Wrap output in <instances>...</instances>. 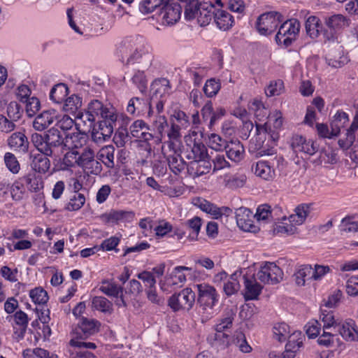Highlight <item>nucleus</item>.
<instances>
[{"instance_id": "5fc2aeb1", "label": "nucleus", "mask_w": 358, "mask_h": 358, "mask_svg": "<svg viewBox=\"0 0 358 358\" xmlns=\"http://www.w3.org/2000/svg\"><path fill=\"white\" fill-rule=\"evenodd\" d=\"M231 343L234 344L242 352L248 353L252 350V348L246 341L244 334L241 331H237L234 334Z\"/></svg>"}, {"instance_id": "dca6fc26", "label": "nucleus", "mask_w": 358, "mask_h": 358, "mask_svg": "<svg viewBox=\"0 0 358 358\" xmlns=\"http://www.w3.org/2000/svg\"><path fill=\"white\" fill-rule=\"evenodd\" d=\"M76 115V127L83 133L90 132L94 129L95 120L92 115L87 113L86 108L84 111L79 110Z\"/></svg>"}, {"instance_id": "9b49d317", "label": "nucleus", "mask_w": 358, "mask_h": 358, "mask_svg": "<svg viewBox=\"0 0 358 358\" xmlns=\"http://www.w3.org/2000/svg\"><path fill=\"white\" fill-rule=\"evenodd\" d=\"M182 6L178 3L166 2L162 8L159 17L162 23L165 25H173L180 18Z\"/></svg>"}, {"instance_id": "37998d69", "label": "nucleus", "mask_w": 358, "mask_h": 358, "mask_svg": "<svg viewBox=\"0 0 358 358\" xmlns=\"http://www.w3.org/2000/svg\"><path fill=\"white\" fill-rule=\"evenodd\" d=\"M255 126L256 134L259 136L260 139H262L261 136H264L265 139L268 138L273 142L278 139V134L271 129V127L268 124V122H265L262 124L259 122H255Z\"/></svg>"}, {"instance_id": "1a4fd4ad", "label": "nucleus", "mask_w": 358, "mask_h": 358, "mask_svg": "<svg viewBox=\"0 0 358 358\" xmlns=\"http://www.w3.org/2000/svg\"><path fill=\"white\" fill-rule=\"evenodd\" d=\"M238 227L243 231L256 233L259 227L255 224V216L252 212L248 208L241 207L235 212Z\"/></svg>"}, {"instance_id": "4c0bfd02", "label": "nucleus", "mask_w": 358, "mask_h": 358, "mask_svg": "<svg viewBox=\"0 0 358 358\" xmlns=\"http://www.w3.org/2000/svg\"><path fill=\"white\" fill-rule=\"evenodd\" d=\"M241 277V272L236 271L228 278L223 287L224 292L227 296H231L239 290L241 286L238 278Z\"/></svg>"}, {"instance_id": "052dcab7", "label": "nucleus", "mask_w": 358, "mask_h": 358, "mask_svg": "<svg viewBox=\"0 0 358 358\" xmlns=\"http://www.w3.org/2000/svg\"><path fill=\"white\" fill-rule=\"evenodd\" d=\"M221 84L219 80L210 78L206 82L203 90L208 97H213L218 93Z\"/></svg>"}, {"instance_id": "6e6552de", "label": "nucleus", "mask_w": 358, "mask_h": 358, "mask_svg": "<svg viewBox=\"0 0 358 358\" xmlns=\"http://www.w3.org/2000/svg\"><path fill=\"white\" fill-rule=\"evenodd\" d=\"M257 278L265 284H277L282 280L283 272L273 262H265L256 274Z\"/></svg>"}, {"instance_id": "e2e57ef3", "label": "nucleus", "mask_w": 358, "mask_h": 358, "mask_svg": "<svg viewBox=\"0 0 358 358\" xmlns=\"http://www.w3.org/2000/svg\"><path fill=\"white\" fill-rule=\"evenodd\" d=\"M150 130V126L142 120H137L134 121L129 127L131 135L136 138L139 137L141 132Z\"/></svg>"}, {"instance_id": "f03ea898", "label": "nucleus", "mask_w": 358, "mask_h": 358, "mask_svg": "<svg viewBox=\"0 0 358 358\" xmlns=\"http://www.w3.org/2000/svg\"><path fill=\"white\" fill-rule=\"evenodd\" d=\"M150 50L151 48L141 36L127 38L121 43L120 51L123 54L129 53L127 64L141 63L150 66L153 57Z\"/></svg>"}, {"instance_id": "6e6d98bb", "label": "nucleus", "mask_w": 358, "mask_h": 358, "mask_svg": "<svg viewBox=\"0 0 358 358\" xmlns=\"http://www.w3.org/2000/svg\"><path fill=\"white\" fill-rule=\"evenodd\" d=\"M325 310H322V315L320 316L322 322L324 323V329H331L336 332L337 329V324H340L338 320L334 318V315L332 312L329 311L325 313Z\"/></svg>"}, {"instance_id": "0e129e2a", "label": "nucleus", "mask_w": 358, "mask_h": 358, "mask_svg": "<svg viewBox=\"0 0 358 358\" xmlns=\"http://www.w3.org/2000/svg\"><path fill=\"white\" fill-rule=\"evenodd\" d=\"M4 163L7 169L13 174L19 172L20 169V163L13 153L6 152L5 154Z\"/></svg>"}, {"instance_id": "13d9d810", "label": "nucleus", "mask_w": 358, "mask_h": 358, "mask_svg": "<svg viewBox=\"0 0 358 358\" xmlns=\"http://www.w3.org/2000/svg\"><path fill=\"white\" fill-rule=\"evenodd\" d=\"M29 296L36 304H45L48 301L47 292L41 287H36L29 292Z\"/></svg>"}, {"instance_id": "423d86ee", "label": "nucleus", "mask_w": 358, "mask_h": 358, "mask_svg": "<svg viewBox=\"0 0 358 358\" xmlns=\"http://www.w3.org/2000/svg\"><path fill=\"white\" fill-rule=\"evenodd\" d=\"M195 299L194 292L191 288L186 287L170 296L168 304L173 311L189 310L194 304Z\"/></svg>"}, {"instance_id": "680f3d73", "label": "nucleus", "mask_w": 358, "mask_h": 358, "mask_svg": "<svg viewBox=\"0 0 358 358\" xmlns=\"http://www.w3.org/2000/svg\"><path fill=\"white\" fill-rule=\"evenodd\" d=\"M288 342L286 344L288 349H294L298 350L299 348L303 344V341L304 339L303 335L301 331H296L293 332L291 335L289 334L288 336Z\"/></svg>"}, {"instance_id": "774afa93", "label": "nucleus", "mask_w": 358, "mask_h": 358, "mask_svg": "<svg viewBox=\"0 0 358 358\" xmlns=\"http://www.w3.org/2000/svg\"><path fill=\"white\" fill-rule=\"evenodd\" d=\"M113 141L117 147H123L130 141L129 131L125 127H120L115 134Z\"/></svg>"}, {"instance_id": "4be33fe9", "label": "nucleus", "mask_w": 358, "mask_h": 358, "mask_svg": "<svg viewBox=\"0 0 358 358\" xmlns=\"http://www.w3.org/2000/svg\"><path fill=\"white\" fill-rule=\"evenodd\" d=\"M252 170L257 176L266 180H272L275 175L274 169L266 161L261 160L256 162L252 165Z\"/></svg>"}, {"instance_id": "864d4df0", "label": "nucleus", "mask_w": 358, "mask_h": 358, "mask_svg": "<svg viewBox=\"0 0 358 358\" xmlns=\"http://www.w3.org/2000/svg\"><path fill=\"white\" fill-rule=\"evenodd\" d=\"M273 337L280 342L287 340L289 334V327L285 322L276 324L273 329Z\"/></svg>"}, {"instance_id": "09e8293b", "label": "nucleus", "mask_w": 358, "mask_h": 358, "mask_svg": "<svg viewBox=\"0 0 358 358\" xmlns=\"http://www.w3.org/2000/svg\"><path fill=\"white\" fill-rule=\"evenodd\" d=\"M92 308L103 313H110L113 310V304L103 296H94L92 301Z\"/></svg>"}, {"instance_id": "f8f14e48", "label": "nucleus", "mask_w": 358, "mask_h": 358, "mask_svg": "<svg viewBox=\"0 0 358 358\" xmlns=\"http://www.w3.org/2000/svg\"><path fill=\"white\" fill-rule=\"evenodd\" d=\"M151 90L153 92L152 95L155 96V101L152 105L155 104L157 113H160L164 109V100H157L158 94H159L162 99L164 95L169 94L171 90L169 80L164 78L157 79L152 83Z\"/></svg>"}, {"instance_id": "7c9ffc66", "label": "nucleus", "mask_w": 358, "mask_h": 358, "mask_svg": "<svg viewBox=\"0 0 358 358\" xmlns=\"http://www.w3.org/2000/svg\"><path fill=\"white\" fill-rule=\"evenodd\" d=\"M186 157L192 159L194 162L203 161L209 158L206 147L201 143L194 142L190 151L187 152Z\"/></svg>"}, {"instance_id": "7ed1b4c3", "label": "nucleus", "mask_w": 358, "mask_h": 358, "mask_svg": "<svg viewBox=\"0 0 358 358\" xmlns=\"http://www.w3.org/2000/svg\"><path fill=\"white\" fill-rule=\"evenodd\" d=\"M198 291L197 312L202 322L209 320L215 315V306L218 302L219 294L215 288L206 283L196 285Z\"/></svg>"}, {"instance_id": "c03bdc74", "label": "nucleus", "mask_w": 358, "mask_h": 358, "mask_svg": "<svg viewBox=\"0 0 358 358\" xmlns=\"http://www.w3.org/2000/svg\"><path fill=\"white\" fill-rule=\"evenodd\" d=\"M115 149L113 145H107L102 148L99 152V159L108 168H113L115 166Z\"/></svg>"}, {"instance_id": "473e14b6", "label": "nucleus", "mask_w": 358, "mask_h": 358, "mask_svg": "<svg viewBox=\"0 0 358 358\" xmlns=\"http://www.w3.org/2000/svg\"><path fill=\"white\" fill-rule=\"evenodd\" d=\"M168 127V122L164 115H158L152 123V128L156 132L155 143L159 144L162 142L165 129Z\"/></svg>"}, {"instance_id": "603ef678", "label": "nucleus", "mask_w": 358, "mask_h": 358, "mask_svg": "<svg viewBox=\"0 0 358 358\" xmlns=\"http://www.w3.org/2000/svg\"><path fill=\"white\" fill-rule=\"evenodd\" d=\"M85 203V197L81 193L74 192L66 206V209L70 211H76L80 209Z\"/></svg>"}, {"instance_id": "39448f33", "label": "nucleus", "mask_w": 358, "mask_h": 358, "mask_svg": "<svg viewBox=\"0 0 358 358\" xmlns=\"http://www.w3.org/2000/svg\"><path fill=\"white\" fill-rule=\"evenodd\" d=\"M283 20L282 15L278 12L264 13L258 17L256 29L259 34L268 36L273 33Z\"/></svg>"}, {"instance_id": "a211bd4d", "label": "nucleus", "mask_w": 358, "mask_h": 358, "mask_svg": "<svg viewBox=\"0 0 358 358\" xmlns=\"http://www.w3.org/2000/svg\"><path fill=\"white\" fill-rule=\"evenodd\" d=\"M86 110L87 113L93 115L95 121L99 116L103 119L107 117L110 113H115V110L113 107L104 106L102 102L96 99L91 101L88 103Z\"/></svg>"}, {"instance_id": "f704fd0d", "label": "nucleus", "mask_w": 358, "mask_h": 358, "mask_svg": "<svg viewBox=\"0 0 358 358\" xmlns=\"http://www.w3.org/2000/svg\"><path fill=\"white\" fill-rule=\"evenodd\" d=\"M348 121V115L343 110H338L331 122V129H332L333 134L338 136L341 128L344 127Z\"/></svg>"}, {"instance_id": "ddd939ff", "label": "nucleus", "mask_w": 358, "mask_h": 358, "mask_svg": "<svg viewBox=\"0 0 358 358\" xmlns=\"http://www.w3.org/2000/svg\"><path fill=\"white\" fill-rule=\"evenodd\" d=\"M291 147L296 153L307 156L313 155L318 150L317 145L313 141L299 135L292 138Z\"/></svg>"}, {"instance_id": "20e7f679", "label": "nucleus", "mask_w": 358, "mask_h": 358, "mask_svg": "<svg viewBox=\"0 0 358 358\" xmlns=\"http://www.w3.org/2000/svg\"><path fill=\"white\" fill-rule=\"evenodd\" d=\"M300 29V22L296 19L282 21L275 35L276 43L278 44H283L285 47L291 45L293 41L296 39Z\"/></svg>"}, {"instance_id": "3c124183", "label": "nucleus", "mask_w": 358, "mask_h": 358, "mask_svg": "<svg viewBox=\"0 0 358 358\" xmlns=\"http://www.w3.org/2000/svg\"><path fill=\"white\" fill-rule=\"evenodd\" d=\"M10 193L12 199L15 201H20L24 198L26 194V189L22 178L13 182L10 187Z\"/></svg>"}, {"instance_id": "72a5a7b5", "label": "nucleus", "mask_w": 358, "mask_h": 358, "mask_svg": "<svg viewBox=\"0 0 358 358\" xmlns=\"http://www.w3.org/2000/svg\"><path fill=\"white\" fill-rule=\"evenodd\" d=\"M135 213L131 210H112L106 214L108 222H117L120 221L131 222L134 218Z\"/></svg>"}, {"instance_id": "4468645a", "label": "nucleus", "mask_w": 358, "mask_h": 358, "mask_svg": "<svg viewBox=\"0 0 358 358\" xmlns=\"http://www.w3.org/2000/svg\"><path fill=\"white\" fill-rule=\"evenodd\" d=\"M217 8H215L212 1H203L199 3V15L197 22L201 27L208 25L211 20H215V15Z\"/></svg>"}, {"instance_id": "bb28decb", "label": "nucleus", "mask_w": 358, "mask_h": 358, "mask_svg": "<svg viewBox=\"0 0 358 358\" xmlns=\"http://www.w3.org/2000/svg\"><path fill=\"white\" fill-rule=\"evenodd\" d=\"M8 143L13 150L22 152L28 150L29 142L26 136L21 132L13 133L8 138Z\"/></svg>"}, {"instance_id": "8fccbe9b", "label": "nucleus", "mask_w": 358, "mask_h": 358, "mask_svg": "<svg viewBox=\"0 0 358 358\" xmlns=\"http://www.w3.org/2000/svg\"><path fill=\"white\" fill-rule=\"evenodd\" d=\"M185 225L192 231L189 236V238L192 241L196 240L202 225L201 219L195 216L192 219L187 220L185 222Z\"/></svg>"}, {"instance_id": "5701e85b", "label": "nucleus", "mask_w": 358, "mask_h": 358, "mask_svg": "<svg viewBox=\"0 0 358 358\" xmlns=\"http://www.w3.org/2000/svg\"><path fill=\"white\" fill-rule=\"evenodd\" d=\"M117 119V113H110L107 117L102 119V120L99 122V132H100V134L104 139L110 138L113 134L114 129L116 127Z\"/></svg>"}, {"instance_id": "338daca9", "label": "nucleus", "mask_w": 358, "mask_h": 358, "mask_svg": "<svg viewBox=\"0 0 358 358\" xmlns=\"http://www.w3.org/2000/svg\"><path fill=\"white\" fill-rule=\"evenodd\" d=\"M227 141L222 138L216 134H211L208 137V145L216 151L224 150L227 144Z\"/></svg>"}, {"instance_id": "393cba45", "label": "nucleus", "mask_w": 358, "mask_h": 358, "mask_svg": "<svg viewBox=\"0 0 358 358\" xmlns=\"http://www.w3.org/2000/svg\"><path fill=\"white\" fill-rule=\"evenodd\" d=\"M101 323L94 319L83 317L76 331H79L85 336V338L96 334L99 331Z\"/></svg>"}, {"instance_id": "69168bd1", "label": "nucleus", "mask_w": 358, "mask_h": 358, "mask_svg": "<svg viewBox=\"0 0 358 358\" xmlns=\"http://www.w3.org/2000/svg\"><path fill=\"white\" fill-rule=\"evenodd\" d=\"M80 150H69L63 158V164L67 167L78 166Z\"/></svg>"}, {"instance_id": "b1692460", "label": "nucleus", "mask_w": 358, "mask_h": 358, "mask_svg": "<svg viewBox=\"0 0 358 358\" xmlns=\"http://www.w3.org/2000/svg\"><path fill=\"white\" fill-rule=\"evenodd\" d=\"M207 340L213 347L218 350L226 349L231 342L229 336L224 331H215V333L210 334Z\"/></svg>"}, {"instance_id": "a19ab883", "label": "nucleus", "mask_w": 358, "mask_h": 358, "mask_svg": "<svg viewBox=\"0 0 358 358\" xmlns=\"http://www.w3.org/2000/svg\"><path fill=\"white\" fill-rule=\"evenodd\" d=\"M76 336L69 341V345L78 350H94L96 345L92 342L85 341L87 338L79 331H76Z\"/></svg>"}, {"instance_id": "412c9836", "label": "nucleus", "mask_w": 358, "mask_h": 358, "mask_svg": "<svg viewBox=\"0 0 358 358\" xmlns=\"http://www.w3.org/2000/svg\"><path fill=\"white\" fill-rule=\"evenodd\" d=\"M224 150L228 158L234 162H239L244 157V147L238 140L228 142Z\"/></svg>"}, {"instance_id": "cd10ccee", "label": "nucleus", "mask_w": 358, "mask_h": 358, "mask_svg": "<svg viewBox=\"0 0 358 358\" xmlns=\"http://www.w3.org/2000/svg\"><path fill=\"white\" fill-rule=\"evenodd\" d=\"M235 317V311L229 308L225 309L222 317L217 320L214 327L215 331H224L231 328Z\"/></svg>"}, {"instance_id": "2f4dec72", "label": "nucleus", "mask_w": 358, "mask_h": 358, "mask_svg": "<svg viewBox=\"0 0 358 358\" xmlns=\"http://www.w3.org/2000/svg\"><path fill=\"white\" fill-rule=\"evenodd\" d=\"M322 27L320 20L314 15L308 17L305 23L306 34L313 39L317 38L320 36Z\"/></svg>"}, {"instance_id": "a18cd8bd", "label": "nucleus", "mask_w": 358, "mask_h": 358, "mask_svg": "<svg viewBox=\"0 0 358 358\" xmlns=\"http://www.w3.org/2000/svg\"><path fill=\"white\" fill-rule=\"evenodd\" d=\"M165 158H166L170 169L174 174L178 175L185 169L186 163L179 154L174 155L170 154Z\"/></svg>"}, {"instance_id": "4d7b16f0", "label": "nucleus", "mask_w": 358, "mask_h": 358, "mask_svg": "<svg viewBox=\"0 0 358 358\" xmlns=\"http://www.w3.org/2000/svg\"><path fill=\"white\" fill-rule=\"evenodd\" d=\"M184 15L187 20H192L196 17L198 19L199 3L198 0H192L189 4L183 5Z\"/></svg>"}, {"instance_id": "58836bf2", "label": "nucleus", "mask_w": 358, "mask_h": 358, "mask_svg": "<svg viewBox=\"0 0 358 358\" xmlns=\"http://www.w3.org/2000/svg\"><path fill=\"white\" fill-rule=\"evenodd\" d=\"M69 89L64 83H58L52 87L50 92V99L56 103L64 101L68 94Z\"/></svg>"}, {"instance_id": "c756f323", "label": "nucleus", "mask_w": 358, "mask_h": 358, "mask_svg": "<svg viewBox=\"0 0 358 358\" xmlns=\"http://www.w3.org/2000/svg\"><path fill=\"white\" fill-rule=\"evenodd\" d=\"M324 23L329 29L338 32L349 25L348 20L341 14L326 17Z\"/></svg>"}, {"instance_id": "79ce46f5", "label": "nucleus", "mask_w": 358, "mask_h": 358, "mask_svg": "<svg viewBox=\"0 0 358 358\" xmlns=\"http://www.w3.org/2000/svg\"><path fill=\"white\" fill-rule=\"evenodd\" d=\"M48 157L42 153L35 155L31 162L32 169L38 173H45L47 172L50 166Z\"/></svg>"}, {"instance_id": "ea45409f", "label": "nucleus", "mask_w": 358, "mask_h": 358, "mask_svg": "<svg viewBox=\"0 0 358 358\" xmlns=\"http://www.w3.org/2000/svg\"><path fill=\"white\" fill-rule=\"evenodd\" d=\"M64 101L62 108L68 113L76 114L82 106V98L76 94H72Z\"/></svg>"}, {"instance_id": "aec40b11", "label": "nucleus", "mask_w": 358, "mask_h": 358, "mask_svg": "<svg viewBox=\"0 0 358 358\" xmlns=\"http://www.w3.org/2000/svg\"><path fill=\"white\" fill-rule=\"evenodd\" d=\"M57 116L55 110H45L35 117L33 127L37 131H43L56 120Z\"/></svg>"}, {"instance_id": "a878e982", "label": "nucleus", "mask_w": 358, "mask_h": 358, "mask_svg": "<svg viewBox=\"0 0 358 358\" xmlns=\"http://www.w3.org/2000/svg\"><path fill=\"white\" fill-rule=\"evenodd\" d=\"M195 205H196L201 210L212 215L216 219L220 217L229 210L227 208H220L215 204L203 199H197L195 201Z\"/></svg>"}, {"instance_id": "9d476101", "label": "nucleus", "mask_w": 358, "mask_h": 358, "mask_svg": "<svg viewBox=\"0 0 358 358\" xmlns=\"http://www.w3.org/2000/svg\"><path fill=\"white\" fill-rule=\"evenodd\" d=\"M154 101V95H152L149 103L144 99L133 97L128 102L127 111L130 115L140 116L143 115L148 110V115L151 117L153 113L152 107Z\"/></svg>"}, {"instance_id": "6ab92c4d", "label": "nucleus", "mask_w": 358, "mask_h": 358, "mask_svg": "<svg viewBox=\"0 0 358 358\" xmlns=\"http://www.w3.org/2000/svg\"><path fill=\"white\" fill-rule=\"evenodd\" d=\"M87 133L79 131L65 136V148L68 150L81 151L87 143Z\"/></svg>"}, {"instance_id": "0eeeda50", "label": "nucleus", "mask_w": 358, "mask_h": 358, "mask_svg": "<svg viewBox=\"0 0 358 358\" xmlns=\"http://www.w3.org/2000/svg\"><path fill=\"white\" fill-rule=\"evenodd\" d=\"M78 166L87 175H99L102 171L101 163L95 159L94 150L90 147H85L80 152Z\"/></svg>"}, {"instance_id": "c9c22d12", "label": "nucleus", "mask_w": 358, "mask_h": 358, "mask_svg": "<svg viewBox=\"0 0 358 358\" xmlns=\"http://www.w3.org/2000/svg\"><path fill=\"white\" fill-rule=\"evenodd\" d=\"M310 213V206L308 204H301L295 209V213L289 217L290 223L300 225L304 222L306 217Z\"/></svg>"}, {"instance_id": "c85d7f7f", "label": "nucleus", "mask_w": 358, "mask_h": 358, "mask_svg": "<svg viewBox=\"0 0 358 358\" xmlns=\"http://www.w3.org/2000/svg\"><path fill=\"white\" fill-rule=\"evenodd\" d=\"M215 23L218 29L222 31L229 29L234 23V17L227 11L223 10H217L215 15Z\"/></svg>"}, {"instance_id": "bf43d9fd", "label": "nucleus", "mask_w": 358, "mask_h": 358, "mask_svg": "<svg viewBox=\"0 0 358 358\" xmlns=\"http://www.w3.org/2000/svg\"><path fill=\"white\" fill-rule=\"evenodd\" d=\"M284 91V83L281 80L271 81L265 89L267 96H274L281 94Z\"/></svg>"}, {"instance_id": "f3484780", "label": "nucleus", "mask_w": 358, "mask_h": 358, "mask_svg": "<svg viewBox=\"0 0 358 358\" xmlns=\"http://www.w3.org/2000/svg\"><path fill=\"white\" fill-rule=\"evenodd\" d=\"M244 280V298L246 301L257 299L262 290V286L257 282L255 276H243Z\"/></svg>"}, {"instance_id": "e433bc0d", "label": "nucleus", "mask_w": 358, "mask_h": 358, "mask_svg": "<svg viewBox=\"0 0 358 358\" xmlns=\"http://www.w3.org/2000/svg\"><path fill=\"white\" fill-rule=\"evenodd\" d=\"M313 268L310 265L300 266L294 273L295 282L299 286H303L307 280L312 278Z\"/></svg>"}, {"instance_id": "49530a36", "label": "nucleus", "mask_w": 358, "mask_h": 358, "mask_svg": "<svg viewBox=\"0 0 358 358\" xmlns=\"http://www.w3.org/2000/svg\"><path fill=\"white\" fill-rule=\"evenodd\" d=\"M99 290L108 296L117 297L122 294L123 289L115 282L110 280H103L99 287Z\"/></svg>"}, {"instance_id": "2eb2a0df", "label": "nucleus", "mask_w": 358, "mask_h": 358, "mask_svg": "<svg viewBox=\"0 0 358 358\" xmlns=\"http://www.w3.org/2000/svg\"><path fill=\"white\" fill-rule=\"evenodd\" d=\"M336 327V332H338L345 341H358V329L353 320L347 319L340 321V324Z\"/></svg>"}, {"instance_id": "de8ad7c7", "label": "nucleus", "mask_w": 358, "mask_h": 358, "mask_svg": "<svg viewBox=\"0 0 358 358\" xmlns=\"http://www.w3.org/2000/svg\"><path fill=\"white\" fill-rule=\"evenodd\" d=\"M22 180L31 192H36L43 188V180L41 178L36 177L35 174L29 173L22 177Z\"/></svg>"}, {"instance_id": "f257e3e1", "label": "nucleus", "mask_w": 358, "mask_h": 358, "mask_svg": "<svg viewBox=\"0 0 358 358\" xmlns=\"http://www.w3.org/2000/svg\"><path fill=\"white\" fill-rule=\"evenodd\" d=\"M31 141L41 153L55 159L60 157L65 148V138L55 127L50 129L44 136L32 134Z\"/></svg>"}]
</instances>
